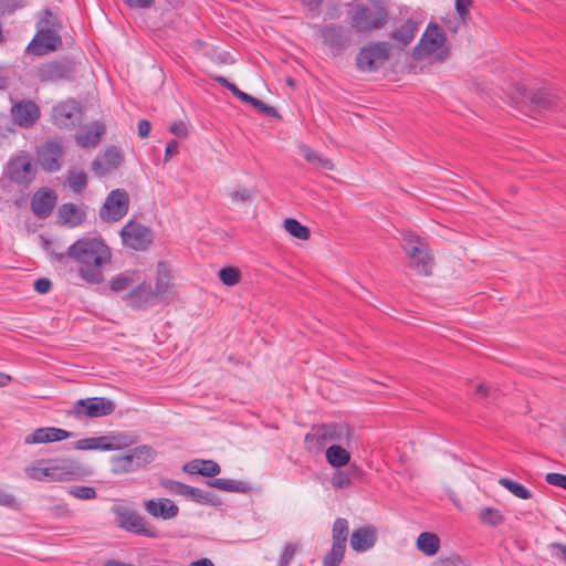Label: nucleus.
I'll return each instance as SVG.
<instances>
[{"instance_id": "f257e3e1", "label": "nucleus", "mask_w": 566, "mask_h": 566, "mask_svg": "<svg viewBox=\"0 0 566 566\" xmlns=\"http://www.w3.org/2000/svg\"><path fill=\"white\" fill-rule=\"evenodd\" d=\"M51 255L60 263L67 258L76 262L80 276L91 284L104 281L102 269L112 260L111 249L95 238L80 239L69 247L66 253L52 252Z\"/></svg>"}, {"instance_id": "f03ea898", "label": "nucleus", "mask_w": 566, "mask_h": 566, "mask_svg": "<svg viewBox=\"0 0 566 566\" xmlns=\"http://www.w3.org/2000/svg\"><path fill=\"white\" fill-rule=\"evenodd\" d=\"M60 25L53 19L52 12L44 10V17L36 24V34L29 43L27 51L41 56L54 52L62 46V39L59 35Z\"/></svg>"}, {"instance_id": "7ed1b4c3", "label": "nucleus", "mask_w": 566, "mask_h": 566, "mask_svg": "<svg viewBox=\"0 0 566 566\" xmlns=\"http://www.w3.org/2000/svg\"><path fill=\"white\" fill-rule=\"evenodd\" d=\"M347 11L348 22L358 33H370L381 29L388 20V11L385 7L370 9L363 3H352Z\"/></svg>"}, {"instance_id": "20e7f679", "label": "nucleus", "mask_w": 566, "mask_h": 566, "mask_svg": "<svg viewBox=\"0 0 566 566\" xmlns=\"http://www.w3.org/2000/svg\"><path fill=\"white\" fill-rule=\"evenodd\" d=\"M350 430L342 423H324L313 426L311 431L305 436V448L308 451H318L327 443L345 442L348 443Z\"/></svg>"}, {"instance_id": "39448f33", "label": "nucleus", "mask_w": 566, "mask_h": 566, "mask_svg": "<svg viewBox=\"0 0 566 566\" xmlns=\"http://www.w3.org/2000/svg\"><path fill=\"white\" fill-rule=\"evenodd\" d=\"M447 38L441 27L437 23H430L422 34L420 42L415 46L412 57L415 60H422L434 56L436 60L442 61L448 55L447 50H443Z\"/></svg>"}, {"instance_id": "423d86ee", "label": "nucleus", "mask_w": 566, "mask_h": 566, "mask_svg": "<svg viewBox=\"0 0 566 566\" xmlns=\"http://www.w3.org/2000/svg\"><path fill=\"white\" fill-rule=\"evenodd\" d=\"M112 512L116 516L118 527L126 532L149 538L159 536L158 530L137 511L123 504H115L112 506Z\"/></svg>"}, {"instance_id": "0eeeda50", "label": "nucleus", "mask_w": 566, "mask_h": 566, "mask_svg": "<svg viewBox=\"0 0 566 566\" xmlns=\"http://www.w3.org/2000/svg\"><path fill=\"white\" fill-rule=\"evenodd\" d=\"M388 42H375L360 49L356 57V65L360 71L373 72L385 65L390 57Z\"/></svg>"}, {"instance_id": "6e6552de", "label": "nucleus", "mask_w": 566, "mask_h": 566, "mask_svg": "<svg viewBox=\"0 0 566 566\" xmlns=\"http://www.w3.org/2000/svg\"><path fill=\"white\" fill-rule=\"evenodd\" d=\"M115 410L113 400L104 397H93L77 400L69 411L76 418H99L111 415Z\"/></svg>"}, {"instance_id": "1a4fd4ad", "label": "nucleus", "mask_w": 566, "mask_h": 566, "mask_svg": "<svg viewBox=\"0 0 566 566\" xmlns=\"http://www.w3.org/2000/svg\"><path fill=\"white\" fill-rule=\"evenodd\" d=\"M120 238L126 248L144 251L153 242V232L147 226L130 220L123 227Z\"/></svg>"}, {"instance_id": "9d476101", "label": "nucleus", "mask_w": 566, "mask_h": 566, "mask_svg": "<svg viewBox=\"0 0 566 566\" xmlns=\"http://www.w3.org/2000/svg\"><path fill=\"white\" fill-rule=\"evenodd\" d=\"M129 209V196L125 189L112 190L99 210V217L106 222H116L125 217Z\"/></svg>"}, {"instance_id": "9b49d317", "label": "nucleus", "mask_w": 566, "mask_h": 566, "mask_svg": "<svg viewBox=\"0 0 566 566\" xmlns=\"http://www.w3.org/2000/svg\"><path fill=\"white\" fill-rule=\"evenodd\" d=\"M75 63L69 57L52 60L38 69L41 82L71 81L74 78Z\"/></svg>"}, {"instance_id": "f8f14e48", "label": "nucleus", "mask_w": 566, "mask_h": 566, "mask_svg": "<svg viewBox=\"0 0 566 566\" xmlns=\"http://www.w3.org/2000/svg\"><path fill=\"white\" fill-rule=\"evenodd\" d=\"M53 122L61 128H74L82 119V111L75 99H67L53 108Z\"/></svg>"}, {"instance_id": "ddd939ff", "label": "nucleus", "mask_w": 566, "mask_h": 566, "mask_svg": "<svg viewBox=\"0 0 566 566\" xmlns=\"http://www.w3.org/2000/svg\"><path fill=\"white\" fill-rule=\"evenodd\" d=\"M324 43L335 53L339 54L352 42V30L339 24L325 25L321 31Z\"/></svg>"}, {"instance_id": "4468645a", "label": "nucleus", "mask_w": 566, "mask_h": 566, "mask_svg": "<svg viewBox=\"0 0 566 566\" xmlns=\"http://www.w3.org/2000/svg\"><path fill=\"white\" fill-rule=\"evenodd\" d=\"M56 202V192L51 188L42 187L31 198V211L38 219H46L51 216Z\"/></svg>"}, {"instance_id": "2eb2a0df", "label": "nucleus", "mask_w": 566, "mask_h": 566, "mask_svg": "<svg viewBox=\"0 0 566 566\" xmlns=\"http://www.w3.org/2000/svg\"><path fill=\"white\" fill-rule=\"evenodd\" d=\"M62 156L63 147L59 142H46L38 150L39 163L49 172L60 170Z\"/></svg>"}, {"instance_id": "dca6fc26", "label": "nucleus", "mask_w": 566, "mask_h": 566, "mask_svg": "<svg viewBox=\"0 0 566 566\" xmlns=\"http://www.w3.org/2000/svg\"><path fill=\"white\" fill-rule=\"evenodd\" d=\"M10 178L19 185H28L35 177V170L29 155H20L9 164Z\"/></svg>"}, {"instance_id": "f3484780", "label": "nucleus", "mask_w": 566, "mask_h": 566, "mask_svg": "<svg viewBox=\"0 0 566 566\" xmlns=\"http://www.w3.org/2000/svg\"><path fill=\"white\" fill-rule=\"evenodd\" d=\"M11 115L19 126L30 127L39 119L40 108L31 101H20L11 107Z\"/></svg>"}, {"instance_id": "a211bd4d", "label": "nucleus", "mask_w": 566, "mask_h": 566, "mask_svg": "<svg viewBox=\"0 0 566 566\" xmlns=\"http://www.w3.org/2000/svg\"><path fill=\"white\" fill-rule=\"evenodd\" d=\"M49 465L50 481H64L75 476L78 471V464L71 459H46Z\"/></svg>"}, {"instance_id": "6ab92c4d", "label": "nucleus", "mask_w": 566, "mask_h": 566, "mask_svg": "<svg viewBox=\"0 0 566 566\" xmlns=\"http://www.w3.org/2000/svg\"><path fill=\"white\" fill-rule=\"evenodd\" d=\"M123 163V156L119 149L112 147L107 149L103 156L95 158L92 161V170L98 177L112 172L117 169Z\"/></svg>"}, {"instance_id": "aec40b11", "label": "nucleus", "mask_w": 566, "mask_h": 566, "mask_svg": "<svg viewBox=\"0 0 566 566\" xmlns=\"http://www.w3.org/2000/svg\"><path fill=\"white\" fill-rule=\"evenodd\" d=\"M72 432L66 431L64 429L54 428V427H45L39 428L32 431L24 438L25 444H35V443H49L55 441H62L70 437H72Z\"/></svg>"}, {"instance_id": "412c9836", "label": "nucleus", "mask_w": 566, "mask_h": 566, "mask_svg": "<svg viewBox=\"0 0 566 566\" xmlns=\"http://www.w3.org/2000/svg\"><path fill=\"white\" fill-rule=\"evenodd\" d=\"M86 212L72 202L62 203L56 211V222L60 226L75 228L84 222Z\"/></svg>"}, {"instance_id": "4be33fe9", "label": "nucleus", "mask_w": 566, "mask_h": 566, "mask_svg": "<svg viewBox=\"0 0 566 566\" xmlns=\"http://www.w3.org/2000/svg\"><path fill=\"white\" fill-rule=\"evenodd\" d=\"M128 304L135 308H144L155 304L157 297L153 293L150 284L142 281L137 283L136 289H133L126 296Z\"/></svg>"}, {"instance_id": "5701e85b", "label": "nucleus", "mask_w": 566, "mask_h": 566, "mask_svg": "<svg viewBox=\"0 0 566 566\" xmlns=\"http://www.w3.org/2000/svg\"><path fill=\"white\" fill-rule=\"evenodd\" d=\"M410 262L409 265L420 275H430L433 269V258L428 249L424 248H412L410 255L408 256Z\"/></svg>"}, {"instance_id": "b1692460", "label": "nucleus", "mask_w": 566, "mask_h": 566, "mask_svg": "<svg viewBox=\"0 0 566 566\" xmlns=\"http://www.w3.org/2000/svg\"><path fill=\"white\" fill-rule=\"evenodd\" d=\"M144 506L149 515L163 520L174 518L179 513V507L169 499L148 500Z\"/></svg>"}, {"instance_id": "393cba45", "label": "nucleus", "mask_w": 566, "mask_h": 566, "mask_svg": "<svg viewBox=\"0 0 566 566\" xmlns=\"http://www.w3.org/2000/svg\"><path fill=\"white\" fill-rule=\"evenodd\" d=\"M376 541L377 533L375 527H359L352 533L350 546L356 552H366L375 545Z\"/></svg>"}, {"instance_id": "a878e982", "label": "nucleus", "mask_w": 566, "mask_h": 566, "mask_svg": "<svg viewBox=\"0 0 566 566\" xmlns=\"http://www.w3.org/2000/svg\"><path fill=\"white\" fill-rule=\"evenodd\" d=\"M182 470L189 474H200L213 478L221 471L220 465L213 460L196 459L184 464Z\"/></svg>"}, {"instance_id": "bb28decb", "label": "nucleus", "mask_w": 566, "mask_h": 566, "mask_svg": "<svg viewBox=\"0 0 566 566\" xmlns=\"http://www.w3.org/2000/svg\"><path fill=\"white\" fill-rule=\"evenodd\" d=\"M104 134V127L98 124L94 123L83 129H81L76 134V142L80 146L86 148V147H94L98 144L101 136Z\"/></svg>"}, {"instance_id": "cd10ccee", "label": "nucleus", "mask_w": 566, "mask_h": 566, "mask_svg": "<svg viewBox=\"0 0 566 566\" xmlns=\"http://www.w3.org/2000/svg\"><path fill=\"white\" fill-rule=\"evenodd\" d=\"M528 98L537 109H549L557 103V96L547 88H536L531 91Z\"/></svg>"}, {"instance_id": "c85d7f7f", "label": "nucleus", "mask_w": 566, "mask_h": 566, "mask_svg": "<svg viewBox=\"0 0 566 566\" xmlns=\"http://www.w3.org/2000/svg\"><path fill=\"white\" fill-rule=\"evenodd\" d=\"M140 273L138 271H125L112 277L109 285L112 291L122 292L140 282Z\"/></svg>"}, {"instance_id": "c756f323", "label": "nucleus", "mask_w": 566, "mask_h": 566, "mask_svg": "<svg viewBox=\"0 0 566 566\" xmlns=\"http://www.w3.org/2000/svg\"><path fill=\"white\" fill-rule=\"evenodd\" d=\"M298 151L306 161H308L310 164L314 165L319 169L333 170L335 168L331 159L321 156L318 153H316L305 144H301L298 146Z\"/></svg>"}, {"instance_id": "7c9ffc66", "label": "nucleus", "mask_w": 566, "mask_h": 566, "mask_svg": "<svg viewBox=\"0 0 566 566\" xmlns=\"http://www.w3.org/2000/svg\"><path fill=\"white\" fill-rule=\"evenodd\" d=\"M417 548L427 556H433L439 552L440 538L431 532H423L417 538Z\"/></svg>"}, {"instance_id": "2f4dec72", "label": "nucleus", "mask_w": 566, "mask_h": 566, "mask_svg": "<svg viewBox=\"0 0 566 566\" xmlns=\"http://www.w3.org/2000/svg\"><path fill=\"white\" fill-rule=\"evenodd\" d=\"M418 31V23L411 19L407 20L398 29L390 33V38L395 41L400 42L403 45H408L413 39Z\"/></svg>"}, {"instance_id": "473e14b6", "label": "nucleus", "mask_w": 566, "mask_h": 566, "mask_svg": "<svg viewBox=\"0 0 566 566\" xmlns=\"http://www.w3.org/2000/svg\"><path fill=\"white\" fill-rule=\"evenodd\" d=\"M207 484L211 488L227 492L247 493L251 490L249 483L230 479H213L208 481Z\"/></svg>"}, {"instance_id": "72a5a7b5", "label": "nucleus", "mask_w": 566, "mask_h": 566, "mask_svg": "<svg viewBox=\"0 0 566 566\" xmlns=\"http://www.w3.org/2000/svg\"><path fill=\"white\" fill-rule=\"evenodd\" d=\"M326 460L333 468H342L349 463L350 453L339 444H332L326 450Z\"/></svg>"}, {"instance_id": "f704fd0d", "label": "nucleus", "mask_w": 566, "mask_h": 566, "mask_svg": "<svg viewBox=\"0 0 566 566\" xmlns=\"http://www.w3.org/2000/svg\"><path fill=\"white\" fill-rule=\"evenodd\" d=\"M87 174L80 168H70L67 171L66 184L74 193H82L87 187Z\"/></svg>"}, {"instance_id": "c9c22d12", "label": "nucleus", "mask_w": 566, "mask_h": 566, "mask_svg": "<svg viewBox=\"0 0 566 566\" xmlns=\"http://www.w3.org/2000/svg\"><path fill=\"white\" fill-rule=\"evenodd\" d=\"M107 451H116L133 446L136 440L132 434L118 432L104 436Z\"/></svg>"}, {"instance_id": "e433bc0d", "label": "nucleus", "mask_w": 566, "mask_h": 566, "mask_svg": "<svg viewBox=\"0 0 566 566\" xmlns=\"http://www.w3.org/2000/svg\"><path fill=\"white\" fill-rule=\"evenodd\" d=\"M25 474L29 479L35 481H50L49 465L46 459L32 461L25 469Z\"/></svg>"}, {"instance_id": "4c0bfd02", "label": "nucleus", "mask_w": 566, "mask_h": 566, "mask_svg": "<svg viewBox=\"0 0 566 566\" xmlns=\"http://www.w3.org/2000/svg\"><path fill=\"white\" fill-rule=\"evenodd\" d=\"M111 461L112 471L115 474L129 473L139 469L129 452L125 455H114Z\"/></svg>"}, {"instance_id": "58836bf2", "label": "nucleus", "mask_w": 566, "mask_h": 566, "mask_svg": "<svg viewBox=\"0 0 566 566\" xmlns=\"http://www.w3.org/2000/svg\"><path fill=\"white\" fill-rule=\"evenodd\" d=\"M169 290V273L164 262L158 263L157 279L153 293L157 298L164 297Z\"/></svg>"}, {"instance_id": "ea45409f", "label": "nucleus", "mask_w": 566, "mask_h": 566, "mask_svg": "<svg viewBox=\"0 0 566 566\" xmlns=\"http://www.w3.org/2000/svg\"><path fill=\"white\" fill-rule=\"evenodd\" d=\"M138 468H143L155 460L156 452L150 446H139L129 450Z\"/></svg>"}, {"instance_id": "a19ab883", "label": "nucleus", "mask_w": 566, "mask_h": 566, "mask_svg": "<svg viewBox=\"0 0 566 566\" xmlns=\"http://www.w3.org/2000/svg\"><path fill=\"white\" fill-rule=\"evenodd\" d=\"M357 468H352L349 470H338L336 471L332 479L331 483L332 485L337 490L347 489L352 485V480L355 476V473L357 472Z\"/></svg>"}, {"instance_id": "79ce46f5", "label": "nucleus", "mask_w": 566, "mask_h": 566, "mask_svg": "<svg viewBox=\"0 0 566 566\" xmlns=\"http://www.w3.org/2000/svg\"><path fill=\"white\" fill-rule=\"evenodd\" d=\"M284 229L292 237L300 240H307L311 235V232L307 227L303 226L296 219L287 218L284 220Z\"/></svg>"}, {"instance_id": "37998d69", "label": "nucleus", "mask_w": 566, "mask_h": 566, "mask_svg": "<svg viewBox=\"0 0 566 566\" xmlns=\"http://www.w3.org/2000/svg\"><path fill=\"white\" fill-rule=\"evenodd\" d=\"M346 544L333 543L332 548L323 558L324 566H338L345 554Z\"/></svg>"}, {"instance_id": "c03bdc74", "label": "nucleus", "mask_w": 566, "mask_h": 566, "mask_svg": "<svg viewBox=\"0 0 566 566\" xmlns=\"http://www.w3.org/2000/svg\"><path fill=\"white\" fill-rule=\"evenodd\" d=\"M499 484L510 491L513 495L522 500H528L532 497V493L524 485L512 481L507 478H501Z\"/></svg>"}, {"instance_id": "a18cd8bd", "label": "nucleus", "mask_w": 566, "mask_h": 566, "mask_svg": "<svg viewBox=\"0 0 566 566\" xmlns=\"http://www.w3.org/2000/svg\"><path fill=\"white\" fill-rule=\"evenodd\" d=\"M348 522L346 518L338 517L335 520L332 528L333 543L346 544L348 538Z\"/></svg>"}, {"instance_id": "49530a36", "label": "nucleus", "mask_w": 566, "mask_h": 566, "mask_svg": "<svg viewBox=\"0 0 566 566\" xmlns=\"http://www.w3.org/2000/svg\"><path fill=\"white\" fill-rule=\"evenodd\" d=\"M75 449L77 450H101L107 451V446L105 443V437H93L85 438L76 441Z\"/></svg>"}, {"instance_id": "de8ad7c7", "label": "nucleus", "mask_w": 566, "mask_h": 566, "mask_svg": "<svg viewBox=\"0 0 566 566\" xmlns=\"http://www.w3.org/2000/svg\"><path fill=\"white\" fill-rule=\"evenodd\" d=\"M218 276L224 285L234 286L241 280V271L234 266H227L218 272Z\"/></svg>"}, {"instance_id": "09e8293b", "label": "nucleus", "mask_w": 566, "mask_h": 566, "mask_svg": "<svg viewBox=\"0 0 566 566\" xmlns=\"http://www.w3.org/2000/svg\"><path fill=\"white\" fill-rule=\"evenodd\" d=\"M479 517L482 523L491 526H497L503 523L504 517L502 513L492 507H485L480 511Z\"/></svg>"}, {"instance_id": "8fccbe9b", "label": "nucleus", "mask_w": 566, "mask_h": 566, "mask_svg": "<svg viewBox=\"0 0 566 566\" xmlns=\"http://www.w3.org/2000/svg\"><path fill=\"white\" fill-rule=\"evenodd\" d=\"M255 195L252 188H239L230 192V199L235 205H245L253 200Z\"/></svg>"}, {"instance_id": "3c124183", "label": "nucleus", "mask_w": 566, "mask_h": 566, "mask_svg": "<svg viewBox=\"0 0 566 566\" xmlns=\"http://www.w3.org/2000/svg\"><path fill=\"white\" fill-rule=\"evenodd\" d=\"M427 243L418 235L407 232L402 237V249L406 254L410 255V250L412 248H424Z\"/></svg>"}, {"instance_id": "603ef678", "label": "nucleus", "mask_w": 566, "mask_h": 566, "mask_svg": "<svg viewBox=\"0 0 566 566\" xmlns=\"http://www.w3.org/2000/svg\"><path fill=\"white\" fill-rule=\"evenodd\" d=\"M186 499H189L193 502L201 503V504H208L211 503V493L206 492L201 489L193 488L188 485V490L186 493Z\"/></svg>"}, {"instance_id": "864d4df0", "label": "nucleus", "mask_w": 566, "mask_h": 566, "mask_svg": "<svg viewBox=\"0 0 566 566\" xmlns=\"http://www.w3.org/2000/svg\"><path fill=\"white\" fill-rule=\"evenodd\" d=\"M160 485L165 488L169 493L186 496L188 484L181 483L179 481L166 479L160 482Z\"/></svg>"}, {"instance_id": "5fc2aeb1", "label": "nucleus", "mask_w": 566, "mask_h": 566, "mask_svg": "<svg viewBox=\"0 0 566 566\" xmlns=\"http://www.w3.org/2000/svg\"><path fill=\"white\" fill-rule=\"evenodd\" d=\"M67 492L80 500H93L96 497V491L92 486H72Z\"/></svg>"}, {"instance_id": "6e6d98bb", "label": "nucleus", "mask_w": 566, "mask_h": 566, "mask_svg": "<svg viewBox=\"0 0 566 566\" xmlns=\"http://www.w3.org/2000/svg\"><path fill=\"white\" fill-rule=\"evenodd\" d=\"M298 552V544L297 543H289L285 545L282 556L280 558L279 566H289Z\"/></svg>"}, {"instance_id": "4d7b16f0", "label": "nucleus", "mask_w": 566, "mask_h": 566, "mask_svg": "<svg viewBox=\"0 0 566 566\" xmlns=\"http://www.w3.org/2000/svg\"><path fill=\"white\" fill-rule=\"evenodd\" d=\"M247 103L252 105L260 113H263V114H265L268 116H272V117L277 116V112L274 107L264 104L262 101H260L253 96H250V98L248 99Z\"/></svg>"}, {"instance_id": "13d9d810", "label": "nucleus", "mask_w": 566, "mask_h": 566, "mask_svg": "<svg viewBox=\"0 0 566 566\" xmlns=\"http://www.w3.org/2000/svg\"><path fill=\"white\" fill-rule=\"evenodd\" d=\"M545 481L554 486L562 488L566 490V475L560 473H547L545 476Z\"/></svg>"}, {"instance_id": "bf43d9fd", "label": "nucleus", "mask_w": 566, "mask_h": 566, "mask_svg": "<svg viewBox=\"0 0 566 566\" xmlns=\"http://www.w3.org/2000/svg\"><path fill=\"white\" fill-rule=\"evenodd\" d=\"M472 0H455V10L462 21L467 20Z\"/></svg>"}, {"instance_id": "052dcab7", "label": "nucleus", "mask_w": 566, "mask_h": 566, "mask_svg": "<svg viewBox=\"0 0 566 566\" xmlns=\"http://www.w3.org/2000/svg\"><path fill=\"white\" fill-rule=\"evenodd\" d=\"M169 130L177 137L185 138L188 136V127L184 122H175L170 125Z\"/></svg>"}, {"instance_id": "680f3d73", "label": "nucleus", "mask_w": 566, "mask_h": 566, "mask_svg": "<svg viewBox=\"0 0 566 566\" xmlns=\"http://www.w3.org/2000/svg\"><path fill=\"white\" fill-rule=\"evenodd\" d=\"M52 287V283L49 279L41 277L34 282V290L40 294L48 293Z\"/></svg>"}, {"instance_id": "e2e57ef3", "label": "nucleus", "mask_w": 566, "mask_h": 566, "mask_svg": "<svg viewBox=\"0 0 566 566\" xmlns=\"http://www.w3.org/2000/svg\"><path fill=\"white\" fill-rule=\"evenodd\" d=\"M155 0H123L129 8L146 9L153 6Z\"/></svg>"}, {"instance_id": "0e129e2a", "label": "nucleus", "mask_w": 566, "mask_h": 566, "mask_svg": "<svg viewBox=\"0 0 566 566\" xmlns=\"http://www.w3.org/2000/svg\"><path fill=\"white\" fill-rule=\"evenodd\" d=\"M179 144L177 140L172 139L166 145L165 149V161H168L178 153Z\"/></svg>"}, {"instance_id": "69168bd1", "label": "nucleus", "mask_w": 566, "mask_h": 566, "mask_svg": "<svg viewBox=\"0 0 566 566\" xmlns=\"http://www.w3.org/2000/svg\"><path fill=\"white\" fill-rule=\"evenodd\" d=\"M511 98L515 102H518L525 95V88L520 83H515L512 85V91L510 92Z\"/></svg>"}, {"instance_id": "338daca9", "label": "nucleus", "mask_w": 566, "mask_h": 566, "mask_svg": "<svg viewBox=\"0 0 566 566\" xmlns=\"http://www.w3.org/2000/svg\"><path fill=\"white\" fill-rule=\"evenodd\" d=\"M302 4L314 15L318 13L322 0H301Z\"/></svg>"}, {"instance_id": "774afa93", "label": "nucleus", "mask_w": 566, "mask_h": 566, "mask_svg": "<svg viewBox=\"0 0 566 566\" xmlns=\"http://www.w3.org/2000/svg\"><path fill=\"white\" fill-rule=\"evenodd\" d=\"M434 566H463V562L458 557L443 558L437 562Z\"/></svg>"}]
</instances>
